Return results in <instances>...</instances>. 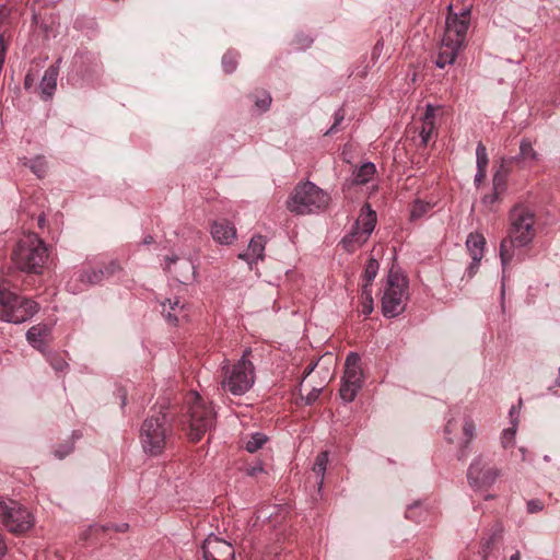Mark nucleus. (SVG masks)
Here are the masks:
<instances>
[{"mask_svg":"<svg viewBox=\"0 0 560 560\" xmlns=\"http://www.w3.org/2000/svg\"><path fill=\"white\" fill-rule=\"evenodd\" d=\"M508 236L500 244V260L503 273L515 255V248L525 247L535 237V214L526 206L516 205L510 211Z\"/></svg>","mask_w":560,"mask_h":560,"instance_id":"1","label":"nucleus"},{"mask_svg":"<svg viewBox=\"0 0 560 560\" xmlns=\"http://www.w3.org/2000/svg\"><path fill=\"white\" fill-rule=\"evenodd\" d=\"M165 406L153 408L142 422L139 440L143 452L150 456L161 455L174 434L173 419L166 412Z\"/></svg>","mask_w":560,"mask_h":560,"instance_id":"2","label":"nucleus"},{"mask_svg":"<svg viewBox=\"0 0 560 560\" xmlns=\"http://www.w3.org/2000/svg\"><path fill=\"white\" fill-rule=\"evenodd\" d=\"M11 260L23 272L40 275L48 260V247L37 234H24L16 242Z\"/></svg>","mask_w":560,"mask_h":560,"instance_id":"3","label":"nucleus"},{"mask_svg":"<svg viewBox=\"0 0 560 560\" xmlns=\"http://www.w3.org/2000/svg\"><path fill=\"white\" fill-rule=\"evenodd\" d=\"M252 353L249 348L245 349L242 358L234 364L224 359L219 375L220 388L224 393L234 396H242L247 393L255 383V368L248 355Z\"/></svg>","mask_w":560,"mask_h":560,"instance_id":"4","label":"nucleus"},{"mask_svg":"<svg viewBox=\"0 0 560 560\" xmlns=\"http://www.w3.org/2000/svg\"><path fill=\"white\" fill-rule=\"evenodd\" d=\"M189 424L188 436L192 442H199L215 424L217 413L211 402H207L197 392H189L185 398V413Z\"/></svg>","mask_w":560,"mask_h":560,"instance_id":"5","label":"nucleus"},{"mask_svg":"<svg viewBox=\"0 0 560 560\" xmlns=\"http://www.w3.org/2000/svg\"><path fill=\"white\" fill-rule=\"evenodd\" d=\"M329 202V194L307 180L295 186L287 201V208L292 213L306 215L326 210Z\"/></svg>","mask_w":560,"mask_h":560,"instance_id":"6","label":"nucleus"},{"mask_svg":"<svg viewBox=\"0 0 560 560\" xmlns=\"http://www.w3.org/2000/svg\"><path fill=\"white\" fill-rule=\"evenodd\" d=\"M408 289L409 282L404 275L394 270L388 272L381 300L382 314L386 318L397 317L405 312L409 298Z\"/></svg>","mask_w":560,"mask_h":560,"instance_id":"7","label":"nucleus"},{"mask_svg":"<svg viewBox=\"0 0 560 560\" xmlns=\"http://www.w3.org/2000/svg\"><path fill=\"white\" fill-rule=\"evenodd\" d=\"M38 311L36 302L13 292L0 298V319L11 324H22L31 319Z\"/></svg>","mask_w":560,"mask_h":560,"instance_id":"8","label":"nucleus"},{"mask_svg":"<svg viewBox=\"0 0 560 560\" xmlns=\"http://www.w3.org/2000/svg\"><path fill=\"white\" fill-rule=\"evenodd\" d=\"M0 522L13 534H24L34 526V516L18 501L0 498Z\"/></svg>","mask_w":560,"mask_h":560,"instance_id":"9","label":"nucleus"},{"mask_svg":"<svg viewBox=\"0 0 560 560\" xmlns=\"http://www.w3.org/2000/svg\"><path fill=\"white\" fill-rule=\"evenodd\" d=\"M361 358L355 352H350L346 358L345 374L339 395L345 402L354 400L363 384V373L360 366Z\"/></svg>","mask_w":560,"mask_h":560,"instance_id":"10","label":"nucleus"},{"mask_svg":"<svg viewBox=\"0 0 560 560\" xmlns=\"http://www.w3.org/2000/svg\"><path fill=\"white\" fill-rule=\"evenodd\" d=\"M501 470L483 456L474 458L467 469V480L475 490L490 488L500 477Z\"/></svg>","mask_w":560,"mask_h":560,"instance_id":"11","label":"nucleus"},{"mask_svg":"<svg viewBox=\"0 0 560 560\" xmlns=\"http://www.w3.org/2000/svg\"><path fill=\"white\" fill-rule=\"evenodd\" d=\"M452 4L448 5V15L445 22L443 37L448 42H458L464 45L470 23V8L463 9L459 13H452Z\"/></svg>","mask_w":560,"mask_h":560,"instance_id":"12","label":"nucleus"},{"mask_svg":"<svg viewBox=\"0 0 560 560\" xmlns=\"http://www.w3.org/2000/svg\"><path fill=\"white\" fill-rule=\"evenodd\" d=\"M202 556L205 560H235V550L230 542L211 534L202 544Z\"/></svg>","mask_w":560,"mask_h":560,"instance_id":"13","label":"nucleus"},{"mask_svg":"<svg viewBox=\"0 0 560 560\" xmlns=\"http://www.w3.org/2000/svg\"><path fill=\"white\" fill-rule=\"evenodd\" d=\"M165 270L173 273L180 283H188L195 278L196 268L188 259L179 260L177 256H167L165 258Z\"/></svg>","mask_w":560,"mask_h":560,"instance_id":"14","label":"nucleus"},{"mask_svg":"<svg viewBox=\"0 0 560 560\" xmlns=\"http://www.w3.org/2000/svg\"><path fill=\"white\" fill-rule=\"evenodd\" d=\"M101 283L95 268H82L73 272L67 282V290L73 294L84 291L90 285Z\"/></svg>","mask_w":560,"mask_h":560,"instance_id":"15","label":"nucleus"},{"mask_svg":"<svg viewBox=\"0 0 560 560\" xmlns=\"http://www.w3.org/2000/svg\"><path fill=\"white\" fill-rule=\"evenodd\" d=\"M60 62L61 59L59 58L55 63L50 65L39 82V95L44 101H49L56 92Z\"/></svg>","mask_w":560,"mask_h":560,"instance_id":"16","label":"nucleus"},{"mask_svg":"<svg viewBox=\"0 0 560 560\" xmlns=\"http://www.w3.org/2000/svg\"><path fill=\"white\" fill-rule=\"evenodd\" d=\"M162 315L172 325H177L180 320H187L188 311L186 305L178 298L167 299L161 304Z\"/></svg>","mask_w":560,"mask_h":560,"instance_id":"17","label":"nucleus"},{"mask_svg":"<svg viewBox=\"0 0 560 560\" xmlns=\"http://www.w3.org/2000/svg\"><path fill=\"white\" fill-rule=\"evenodd\" d=\"M462 46L463 45L458 44L456 40L448 42L443 37L435 60V66L443 69L448 65H453Z\"/></svg>","mask_w":560,"mask_h":560,"instance_id":"18","label":"nucleus"},{"mask_svg":"<svg viewBox=\"0 0 560 560\" xmlns=\"http://www.w3.org/2000/svg\"><path fill=\"white\" fill-rule=\"evenodd\" d=\"M510 164L515 163L521 167L530 166L539 160L538 152L533 148L528 139H523L520 143V152L512 158H505Z\"/></svg>","mask_w":560,"mask_h":560,"instance_id":"19","label":"nucleus"},{"mask_svg":"<svg viewBox=\"0 0 560 560\" xmlns=\"http://www.w3.org/2000/svg\"><path fill=\"white\" fill-rule=\"evenodd\" d=\"M211 235L220 244H231L236 237L235 226L225 219L217 220L211 225Z\"/></svg>","mask_w":560,"mask_h":560,"instance_id":"20","label":"nucleus"},{"mask_svg":"<svg viewBox=\"0 0 560 560\" xmlns=\"http://www.w3.org/2000/svg\"><path fill=\"white\" fill-rule=\"evenodd\" d=\"M377 222L376 212L372 209L370 203H364L360 210L359 218L354 222V226L363 231V236L370 238Z\"/></svg>","mask_w":560,"mask_h":560,"instance_id":"21","label":"nucleus"},{"mask_svg":"<svg viewBox=\"0 0 560 560\" xmlns=\"http://www.w3.org/2000/svg\"><path fill=\"white\" fill-rule=\"evenodd\" d=\"M49 334H50V329L47 325L38 324L35 326H32L26 331V340L33 348H35L39 351H44V349L46 347V339L49 336Z\"/></svg>","mask_w":560,"mask_h":560,"instance_id":"22","label":"nucleus"},{"mask_svg":"<svg viewBox=\"0 0 560 560\" xmlns=\"http://www.w3.org/2000/svg\"><path fill=\"white\" fill-rule=\"evenodd\" d=\"M265 246V237L255 235L252 237L247 250L244 254H240V258L246 259L249 264L257 262L264 258Z\"/></svg>","mask_w":560,"mask_h":560,"instance_id":"23","label":"nucleus"},{"mask_svg":"<svg viewBox=\"0 0 560 560\" xmlns=\"http://www.w3.org/2000/svg\"><path fill=\"white\" fill-rule=\"evenodd\" d=\"M363 231L352 225L351 231L346 234L340 244L348 253H353L368 242V237L363 236Z\"/></svg>","mask_w":560,"mask_h":560,"instance_id":"24","label":"nucleus"},{"mask_svg":"<svg viewBox=\"0 0 560 560\" xmlns=\"http://www.w3.org/2000/svg\"><path fill=\"white\" fill-rule=\"evenodd\" d=\"M486 238L481 233H470L466 240V247L474 260H481L483 257V249Z\"/></svg>","mask_w":560,"mask_h":560,"instance_id":"25","label":"nucleus"},{"mask_svg":"<svg viewBox=\"0 0 560 560\" xmlns=\"http://www.w3.org/2000/svg\"><path fill=\"white\" fill-rule=\"evenodd\" d=\"M509 165V161L505 158H503L500 168L493 175V190H495L497 192L501 194L506 189V179L510 174Z\"/></svg>","mask_w":560,"mask_h":560,"instance_id":"26","label":"nucleus"},{"mask_svg":"<svg viewBox=\"0 0 560 560\" xmlns=\"http://www.w3.org/2000/svg\"><path fill=\"white\" fill-rule=\"evenodd\" d=\"M463 432H464L465 439L460 446L459 456H458L459 458H463L467 455V448L469 446V443L475 438V433H476V425L469 417H466L464 420Z\"/></svg>","mask_w":560,"mask_h":560,"instance_id":"27","label":"nucleus"},{"mask_svg":"<svg viewBox=\"0 0 560 560\" xmlns=\"http://www.w3.org/2000/svg\"><path fill=\"white\" fill-rule=\"evenodd\" d=\"M375 172V165L371 162H366L362 164L357 171H354L353 183L357 185H364L370 182Z\"/></svg>","mask_w":560,"mask_h":560,"instance_id":"28","label":"nucleus"},{"mask_svg":"<svg viewBox=\"0 0 560 560\" xmlns=\"http://www.w3.org/2000/svg\"><path fill=\"white\" fill-rule=\"evenodd\" d=\"M327 463H328V452L324 451L317 455L315 463L313 465V471L319 478V480H318L319 488H322L323 482H324V476H325V471L327 468Z\"/></svg>","mask_w":560,"mask_h":560,"instance_id":"29","label":"nucleus"},{"mask_svg":"<svg viewBox=\"0 0 560 560\" xmlns=\"http://www.w3.org/2000/svg\"><path fill=\"white\" fill-rule=\"evenodd\" d=\"M268 441L267 435L260 432L253 433L249 439L245 442V450L248 453H255L260 450Z\"/></svg>","mask_w":560,"mask_h":560,"instance_id":"30","label":"nucleus"},{"mask_svg":"<svg viewBox=\"0 0 560 560\" xmlns=\"http://www.w3.org/2000/svg\"><path fill=\"white\" fill-rule=\"evenodd\" d=\"M95 270L97 271L98 278L102 282L103 280L108 279L119 272L121 267L116 260H110L107 264L95 268Z\"/></svg>","mask_w":560,"mask_h":560,"instance_id":"31","label":"nucleus"},{"mask_svg":"<svg viewBox=\"0 0 560 560\" xmlns=\"http://www.w3.org/2000/svg\"><path fill=\"white\" fill-rule=\"evenodd\" d=\"M378 268H380L378 261L375 258L371 257L365 265V269H364V273H363V279H364L365 283L363 285H368L369 288L372 287V282L377 275Z\"/></svg>","mask_w":560,"mask_h":560,"instance_id":"32","label":"nucleus"},{"mask_svg":"<svg viewBox=\"0 0 560 560\" xmlns=\"http://www.w3.org/2000/svg\"><path fill=\"white\" fill-rule=\"evenodd\" d=\"M238 54L233 50L226 51L222 57V67L225 73H233L237 68Z\"/></svg>","mask_w":560,"mask_h":560,"instance_id":"33","label":"nucleus"},{"mask_svg":"<svg viewBox=\"0 0 560 560\" xmlns=\"http://www.w3.org/2000/svg\"><path fill=\"white\" fill-rule=\"evenodd\" d=\"M82 434L79 431L72 432V441L67 442L66 444L59 445L55 451L54 454L58 459H63L67 455H69L73 451V441L77 439H80Z\"/></svg>","mask_w":560,"mask_h":560,"instance_id":"34","label":"nucleus"},{"mask_svg":"<svg viewBox=\"0 0 560 560\" xmlns=\"http://www.w3.org/2000/svg\"><path fill=\"white\" fill-rule=\"evenodd\" d=\"M362 302V314L368 316L373 312V298H372V288L368 285H362L361 290Z\"/></svg>","mask_w":560,"mask_h":560,"instance_id":"35","label":"nucleus"},{"mask_svg":"<svg viewBox=\"0 0 560 560\" xmlns=\"http://www.w3.org/2000/svg\"><path fill=\"white\" fill-rule=\"evenodd\" d=\"M430 203L416 200L410 209V219L418 220L422 218L430 210Z\"/></svg>","mask_w":560,"mask_h":560,"instance_id":"36","label":"nucleus"},{"mask_svg":"<svg viewBox=\"0 0 560 560\" xmlns=\"http://www.w3.org/2000/svg\"><path fill=\"white\" fill-rule=\"evenodd\" d=\"M435 130L434 121H422L419 136L423 145H427Z\"/></svg>","mask_w":560,"mask_h":560,"instance_id":"37","label":"nucleus"},{"mask_svg":"<svg viewBox=\"0 0 560 560\" xmlns=\"http://www.w3.org/2000/svg\"><path fill=\"white\" fill-rule=\"evenodd\" d=\"M488 162H489V160H488L487 149L482 144V142H479L476 148L477 168H486L487 170Z\"/></svg>","mask_w":560,"mask_h":560,"instance_id":"38","label":"nucleus"},{"mask_svg":"<svg viewBox=\"0 0 560 560\" xmlns=\"http://www.w3.org/2000/svg\"><path fill=\"white\" fill-rule=\"evenodd\" d=\"M271 96L267 91L261 92L260 95L255 98V106L259 112H267L271 105Z\"/></svg>","mask_w":560,"mask_h":560,"instance_id":"39","label":"nucleus"},{"mask_svg":"<svg viewBox=\"0 0 560 560\" xmlns=\"http://www.w3.org/2000/svg\"><path fill=\"white\" fill-rule=\"evenodd\" d=\"M345 110L343 108H338L334 114V124L332 126L325 132V135H332L338 131L339 126L345 119Z\"/></svg>","mask_w":560,"mask_h":560,"instance_id":"40","label":"nucleus"},{"mask_svg":"<svg viewBox=\"0 0 560 560\" xmlns=\"http://www.w3.org/2000/svg\"><path fill=\"white\" fill-rule=\"evenodd\" d=\"M516 434L515 428L505 429L501 436V444L504 448L511 447L514 443Z\"/></svg>","mask_w":560,"mask_h":560,"instance_id":"41","label":"nucleus"},{"mask_svg":"<svg viewBox=\"0 0 560 560\" xmlns=\"http://www.w3.org/2000/svg\"><path fill=\"white\" fill-rule=\"evenodd\" d=\"M457 429V421L454 418L448 419L444 428L445 439L447 440L448 443H454L453 434L456 433Z\"/></svg>","mask_w":560,"mask_h":560,"instance_id":"42","label":"nucleus"},{"mask_svg":"<svg viewBox=\"0 0 560 560\" xmlns=\"http://www.w3.org/2000/svg\"><path fill=\"white\" fill-rule=\"evenodd\" d=\"M31 170L38 176L43 177L46 171L45 161L42 158H36L31 163Z\"/></svg>","mask_w":560,"mask_h":560,"instance_id":"43","label":"nucleus"},{"mask_svg":"<svg viewBox=\"0 0 560 560\" xmlns=\"http://www.w3.org/2000/svg\"><path fill=\"white\" fill-rule=\"evenodd\" d=\"M544 506H545V504L541 500L532 499V500L527 501V504H526L527 513H529V514L538 513L544 510Z\"/></svg>","mask_w":560,"mask_h":560,"instance_id":"44","label":"nucleus"},{"mask_svg":"<svg viewBox=\"0 0 560 560\" xmlns=\"http://www.w3.org/2000/svg\"><path fill=\"white\" fill-rule=\"evenodd\" d=\"M245 472L249 477H257L265 472L264 464L261 462H257L256 464L246 467Z\"/></svg>","mask_w":560,"mask_h":560,"instance_id":"45","label":"nucleus"},{"mask_svg":"<svg viewBox=\"0 0 560 560\" xmlns=\"http://www.w3.org/2000/svg\"><path fill=\"white\" fill-rule=\"evenodd\" d=\"M320 393H322V388L314 387L311 389V392L305 397H302V399H304L305 405H312L317 400Z\"/></svg>","mask_w":560,"mask_h":560,"instance_id":"46","label":"nucleus"},{"mask_svg":"<svg viewBox=\"0 0 560 560\" xmlns=\"http://www.w3.org/2000/svg\"><path fill=\"white\" fill-rule=\"evenodd\" d=\"M10 9L7 5H0V28L8 24Z\"/></svg>","mask_w":560,"mask_h":560,"instance_id":"47","label":"nucleus"},{"mask_svg":"<svg viewBox=\"0 0 560 560\" xmlns=\"http://www.w3.org/2000/svg\"><path fill=\"white\" fill-rule=\"evenodd\" d=\"M435 119V107L432 104L425 106V113L422 121H434Z\"/></svg>","mask_w":560,"mask_h":560,"instance_id":"48","label":"nucleus"},{"mask_svg":"<svg viewBox=\"0 0 560 560\" xmlns=\"http://www.w3.org/2000/svg\"><path fill=\"white\" fill-rule=\"evenodd\" d=\"M499 195L500 192L493 190L491 194L483 196L481 201L486 206L493 205L498 200Z\"/></svg>","mask_w":560,"mask_h":560,"instance_id":"49","label":"nucleus"},{"mask_svg":"<svg viewBox=\"0 0 560 560\" xmlns=\"http://www.w3.org/2000/svg\"><path fill=\"white\" fill-rule=\"evenodd\" d=\"M480 261L481 260H474V259L471 260V262L469 264V266L467 267V270H466L469 278H472L476 275V272L479 268Z\"/></svg>","mask_w":560,"mask_h":560,"instance_id":"50","label":"nucleus"},{"mask_svg":"<svg viewBox=\"0 0 560 560\" xmlns=\"http://www.w3.org/2000/svg\"><path fill=\"white\" fill-rule=\"evenodd\" d=\"M35 85V75L31 72L26 73L24 78V88L31 90Z\"/></svg>","mask_w":560,"mask_h":560,"instance_id":"51","label":"nucleus"},{"mask_svg":"<svg viewBox=\"0 0 560 560\" xmlns=\"http://www.w3.org/2000/svg\"><path fill=\"white\" fill-rule=\"evenodd\" d=\"M486 168H477L474 178L476 185H479L486 178Z\"/></svg>","mask_w":560,"mask_h":560,"instance_id":"52","label":"nucleus"},{"mask_svg":"<svg viewBox=\"0 0 560 560\" xmlns=\"http://www.w3.org/2000/svg\"><path fill=\"white\" fill-rule=\"evenodd\" d=\"M419 508V504L416 503V504H412V505H409L408 509H407V512H406V517L409 518V520H416L418 521L415 516H413V511L416 509Z\"/></svg>","mask_w":560,"mask_h":560,"instance_id":"53","label":"nucleus"},{"mask_svg":"<svg viewBox=\"0 0 560 560\" xmlns=\"http://www.w3.org/2000/svg\"><path fill=\"white\" fill-rule=\"evenodd\" d=\"M65 366H67V363L63 360H58L52 363V368L56 371H62Z\"/></svg>","mask_w":560,"mask_h":560,"instance_id":"54","label":"nucleus"},{"mask_svg":"<svg viewBox=\"0 0 560 560\" xmlns=\"http://www.w3.org/2000/svg\"><path fill=\"white\" fill-rule=\"evenodd\" d=\"M7 552V545L4 542L3 536L0 534V559L5 555Z\"/></svg>","mask_w":560,"mask_h":560,"instance_id":"55","label":"nucleus"},{"mask_svg":"<svg viewBox=\"0 0 560 560\" xmlns=\"http://www.w3.org/2000/svg\"><path fill=\"white\" fill-rule=\"evenodd\" d=\"M317 363H313V364H310L305 370H304V378L306 376H308L313 371L314 369L316 368Z\"/></svg>","mask_w":560,"mask_h":560,"instance_id":"56","label":"nucleus"},{"mask_svg":"<svg viewBox=\"0 0 560 560\" xmlns=\"http://www.w3.org/2000/svg\"><path fill=\"white\" fill-rule=\"evenodd\" d=\"M383 42L382 40H378L375 46H374V49H373V55H375L377 51H381V49L383 48Z\"/></svg>","mask_w":560,"mask_h":560,"instance_id":"57","label":"nucleus"},{"mask_svg":"<svg viewBox=\"0 0 560 560\" xmlns=\"http://www.w3.org/2000/svg\"><path fill=\"white\" fill-rule=\"evenodd\" d=\"M45 222H46L45 215H44V214H40V215L38 217V219H37V224H38V226H39L40 229H43V228H44V225H45Z\"/></svg>","mask_w":560,"mask_h":560,"instance_id":"58","label":"nucleus"},{"mask_svg":"<svg viewBox=\"0 0 560 560\" xmlns=\"http://www.w3.org/2000/svg\"><path fill=\"white\" fill-rule=\"evenodd\" d=\"M154 242V238L151 235H148L143 238V244L150 245Z\"/></svg>","mask_w":560,"mask_h":560,"instance_id":"59","label":"nucleus"},{"mask_svg":"<svg viewBox=\"0 0 560 560\" xmlns=\"http://www.w3.org/2000/svg\"><path fill=\"white\" fill-rule=\"evenodd\" d=\"M127 404V396H126V393L122 392L121 393V407L124 408Z\"/></svg>","mask_w":560,"mask_h":560,"instance_id":"60","label":"nucleus"},{"mask_svg":"<svg viewBox=\"0 0 560 560\" xmlns=\"http://www.w3.org/2000/svg\"><path fill=\"white\" fill-rule=\"evenodd\" d=\"M510 560H521V553L520 551H516L515 553H513L510 558Z\"/></svg>","mask_w":560,"mask_h":560,"instance_id":"61","label":"nucleus"},{"mask_svg":"<svg viewBox=\"0 0 560 560\" xmlns=\"http://www.w3.org/2000/svg\"><path fill=\"white\" fill-rule=\"evenodd\" d=\"M127 527H128V524H122V525H120V526L116 527V530H118V532H122V530H125Z\"/></svg>","mask_w":560,"mask_h":560,"instance_id":"62","label":"nucleus"},{"mask_svg":"<svg viewBox=\"0 0 560 560\" xmlns=\"http://www.w3.org/2000/svg\"><path fill=\"white\" fill-rule=\"evenodd\" d=\"M557 384H558V386H560V366H559V376L557 378Z\"/></svg>","mask_w":560,"mask_h":560,"instance_id":"63","label":"nucleus"}]
</instances>
